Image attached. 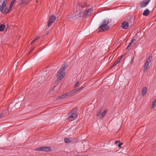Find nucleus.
<instances>
[{"mask_svg":"<svg viewBox=\"0 0 156 156\" xmlns=\"http://www.w3.org/2000/svg\"><path fill=\"white\" fill-rule=\"evenodd\" d=\"M109 23V20H104L101 26L99 27L100 29L99 32H102L108 30L109 29V27L107 26V25Z\"/></svg>","mask_w":156,"mask_h":156,"instance_id":"1","label":"nucleus"},{"mask_svg":"<svg viewBox=\"0 0 156 156\" xmlns=\"http://www.w3.org/2000/svg\"><path fill=\"white\" fill-rule=\"evenodd\" d=\"M77 109L76 108L72 109L68 114L69 116L68 117V119L72 121L76 119L77 116Z\"/></svg>","mask_w":156,"mask_h":156,"instance_id":"2","label":"nucleus"},{"mask_svg":"<svg viewBox=\"0 0 156 156\" xmlns=\"http://www.w3.org/2000/svg\"><path fill=\"white\" fill-rule=\"evenodd\" d=\"M152 56H149L146 59L144 66L143 71L144 72H145L147 70L149 67V64L152 61Z\"/></svg>","mask_w":156,"mask_h":156,"instance_id":"3","label":"nucleus"},{"mask_svg":"<svg viewBox=\"0 0 156 156\" xmlns=\"http://www.w3.org/2000/svg\"><path fill=\"white\" fill-rule=\"evenodd\" d=\"M0 10L3 13L7 14L9 12V10L8 9L4 1H3L2 5L0 6Z\"/></svg>","mask_w":156,"mask_h":156,"instance_id":"4","label":"nucleus"},{"mask_svg":"<svg viewBox=\"0 0 156 156\" xmlns=\"http://www.w3.org/2000/svg\"><path fill=\"white\" fill-rule=\"evenodd\" d=\"M83 15V13H82V12H81L79 11H75L74 13L72 14L70 17L72 19H74L76 18H77V16H82Z\"/></svg>","mask_w":156,"mask_h":156,"instance_id":"5","label":"nucleus"},{"mask_svg":"<svg viewBox=\"0 0 156 156\" xmlns=\"http://www.w3.org/2000/svg\"><path fill=\"white\" fill-rule=\"evenodd\" d=\"M56 19V17L54 15H51L49 18L48 26L49 27H50L52 24L54 23Z\"/></svg>","mask_w":156,"mask_h":156,"instance_id":"6","label":"nucleus"},{"mask_svg":"<svg viewBox=\"0 0 156 156\" xmlns=\"http://www.w3.org/2000/svg\"><path fill=\"white\" fill-rule=\"evenodd\" d=\"M127 21L128 22L129 24H130L131 26H133L134 25V18L133 16H128L127 18Z\"/></svg>","mask_w":156,"mask_h":156,"instance_id":"7","label":"nucleus"},{"mask_svg":"<svg viewBox=\"0 0 156 156\" xmlns=\"http://www.w3.org/2000/svg\"><path fill=\"white\" fill-rule=\"evenodd\" d=\"M93 11V9H90L88 10L86 9L85 11H83L82 12V13L83 15L82 16H89L90 15L91 12Z\"/></svg>","mask_w":156,"mask_h":156,"instance_id":"8","label":"nucleus"},{"mask_svg":"<svg viewBox=\"0 0 156 156\" xmlns=\"http://www.w3.org/2000/svg\"><path fill=\"white\" fill-rule=\"evenodd\" d=\"M123 58L122 55H121L120 56L118 59L117 60H116L115 62L112 65L110 68H112L114 67L115 66H116L118 63H119L122 60V58Z\"/></svg>","mask_w":156,"mask_h":156,"instance_id":"9","label":"nucleus"},{"mask_svg":"<svg viewBox=\"0 0 156 156\" xmlns=\"http://www.w3.org/2000/svg\"><path fill=\"white\" fill-rule=\"evenodd\" d=\"M129 24L127 21H124L122 23V27L123 29H126L129 27Z\"/></svg>","mask_w":156,"mask_h":156,"instance_id":"10","label":"nucleus"},{"mask_svg":"<svg viewBox=\"0 0 156 156\" xmlns=\"http://www.w3.org/2000/svg\"><path fill=\"white\" fill-rule=\"evenodd\" d=\"M150 1V0H144L141 3V7L143 8L146 6Z\"/></svg>","mask_w":156,"mask_h":156,"instance_id":"11","label":"nucleus"},{"mask_svg":"<svg viewBox=\"0 0 156 156\" xmlns=\"http://www.w3.org/2000/svg\"><path fill=\"white\" fill-rule=\"evenodd\" d=\"M51 151V149L49 147H42V151L45 152H48Z\"/></svg>","mask_w":156,"mask_h":156,"instance_id":"12","label":"nucleus"},{"mask_svg":"<svg viewBox=\"0 0 156 156\" xmlns=\"http://www.w3.org/2000/svg\"><path fill=\"white\" fill-rule=\"evenodd\" d=\"M18 3L19 5L21 6H23L27 4L23 0H19Z\"/></svg>","mask_w":156,"mask_h":156,"instance_id":"13","label":"nucleus"},{"mask_svg":"<svg viewBox=\"0 0 156 156\" xmlns=\"http://www.w3.org/2000/svg\"><path fill=\"white\" fill-rule=\"evenodd\" d=\"M150 12L149 10L147 9L144 11L143 14L144 16H147L148 15Z\"/></svg>","mask_w":156,"mask_h":156,"instance_id":"14","label":"nucleus"},{"mask_svg":"<svg viewBox=\"0 0 156 156\" xmlns=\"http://www.w3.org/2000/svg\"><path fill=\"white\" fill-rule=\"evenodd\" d=\"M67 95H66V93L63 94L60 96H59L57 98V100H59L60 99H64L67 97Z\"/></svg>","mask_w":156,"mask_h":156,"instance_id":"15","label":"nucleus"},{"mask_svg":"<svg viewBox=\"0 0 156 156\" xmlns=\"http://www.w3.org/2000/svg\"><path fill=\"white\" fill-rule=\"evenodd\" d=\"M147 87H144L142 90V93L143 95H145L147 91Z\"/></svg>","mask_w":156,"mask_h":156,"instance_id":"16","label":"nucleus"},{"mask_svg":"<svg viewBox=\"0 0 156 156\" xmlns=\"http://www.w3.org/2000/svg\"><path fill=\"white\" fill-rule=\"evenodd\" d=\"M107 112V111L106 110H105L101 114V115L100 116V118L101 119H102L104 116H105L106 113Z\"/></svg>","mask_w":156,"mask_h":156,"instance_id":"17","label":"nucleus"},{"mask_svg":"<svg viewBox=\"0 0 156 156\" xmlns=\"http://www.w3.org/2000/svg\"><path fill=\"white\" fill-rule=\"evenodd\" d=\"M5 26L4 24L0 25V31H4L5 28Z\"/></svg>","mask_w":156,"mask_h":156,"instance_id":"18","label":"nucleus"},{"mask_svg":"<svg viewBox=\"0 0 156 156\" xmlns=\"http://www.w3.org/2000/svg\"><path fill=\"white\" fill-rule=\"evenodd\" d=\"M16 2V0H12L10 4V6H9V9L10 10L13 7V4Z\"/></svg>","mask_w":156,"mask_h":156,"instance_id":"19","label":"nucleus"},{"mask_svg":"<svg viewBox=\"0 0 156 156\" xmlns=\"http://www.w3.org/2000/svg\"><path fill=\"white\" fill-rule=\"evenodd\" d=\"M156 106V98L154 101L153 102L152 104V106L151 108V109H153Z\"/></svg>","mask_w":156,"mask_h":156,"instance_id":"20","label":"nucleus"},{"mask_svg":"<svg viewBox=\"0 0 156 156\" xmlns=\"http://www.w3.org/2000/svg\"><path fill=\"white\" fill-rule=\"evenodd\" d=\"M63 71V69L60 68L57 73V76H59Z\"/></svg>","mask_w":156,"mask_h":156,"instance_id":"21","label":"nucleus"},{"mask_svg":"<svg viewBox=\"0 0 156 156\" xmlns=\"http://www.w3.org/2000/svg\"><path fill=\"white\" fill-rule=\"evenodd\" d=\"M79 5L81 8H84L87 6L86 4H84V5H83V3H79Z\"/></svg>","mask_w":156,"mask_h":156,"instance_id":"22","label":"nucleus"},{"mask_svg":"<svg viewBox=\"0 0 156 156\" xmlns=\"http://www.w3.org/2000/svg\"><path fill=\"white\" fill-rule=\"evenodd\" d=\"M64 78L63 75H61L58 78L57 80L58 82H60Z\"/></svg>","mask_w":156,"mask_h":156,"instance_id":"23","label":"nucleus"},{"mask_svg":"<svg viewBox=\"0 0 156 156\" xmlns=\"http://www.w3.org/2000/svg\"><path fill=\"white\" fill-rule=\"evenodd\" d=\"M74 93H75V92H74V90H73L70 92H68L66 93V94L67 95V96H69L73 94H74Z\"/></svg>","mask_w":156,"mask_h":156,"instance_id":"24","label":"nucleus"},{"mask_svg":"<svg viewBox=\"0 0 156 156\" xmlns=\"http://www.w3.org/2000/svg\"><path fill=\"white\" fill-rule=\"evenodd\" d=\"M84 88L83 87H80L74 90V91L75 93L77 92L78 91H79L81 90L82 89Z\"/></svg>","mask_w":156,"mask_h":156,"instance_id":"25","label":"nucleus"},{"mask_svg":"<svg viewBox=\"0 0 156 156\" xmlns=\"http://www.w3.org/2000/svg\"><path fill=\"white\" fill-rule=\"evenodd\" d=\"M79 86V82H77L74 85V88H76V87H78Z\"/></svg>","mask_w":156,"mask_h":156,"instance_id":"26","label":"nucleus"},{"mask_svg":"<svg viewBox=\"0 0 156 156\" xmlns=\"http://www.w3.org/2000/svg\"><path fill=\"white\" fill-rule=\"evenodd\" d=\"M64 140L65 142L66 143H69L70 141V140L68 138H65Z\"/></svg>","mask_w":156,"mask_h":156,"instance_id":"27","label":"nucleus"},{"mask_svg":"<svg viewBox=\"0 0 156 156\" xmlns=\"http://www.w3.org/2000/svg\"><path fill=\"white\" fill-rule=\"evenodd\" d=\"M36 151H42V147L38 148L35 149Z\"/></svg>","mask_w":156,"mask_h":156,"instance_id":"28","label":"nucleus"},{"mask_svg":"<svg viewBox=\"0 0 156 156\" xmlns=\"http://www.w3.org/2000/svg\"><path fill=\"white\" fill-rule=\"evenodd\" d=\"M131 43V42H130L129 44V45L127 46L126 48V49H129V48L130 47L131 45L132 44V43Z\"/></svg>","mask_w":156,"mask_h":156,"instance_id":"29","label":"nucleus"},{"mask_svg":"<svg viewBox=\"0 0 156 156\" xmlns=\"http://www.w3.org/2000/svg\"><path fill=\"white\" fill-rule=\"evenodd\" d=\"M101 109H100L99 111L97 112V116H98L101 113Z\"/></svg>","mask_w":156,"mask_h":156,"instance_id":"30","label":"nucleus"},{"mask_svg":"<svg viewBox=\"0 0 156 156\" xmlns=\"http://www.w3.org/2000/svg\"><path fill=\"white\" fill-rule=\"evenodd\" d=\"M123 144L122 143H119V144L118 145V147L120 148H121V146Z\"/></svg>","mask_w":156,"mask_h":156,"instance_id":"31","label":"nucleus"},{"mask_svg":"<svg viewBox=\"0 0 156 156\" xmlns=\"http://www.w3.org/2000/svg\"><path fill=\"white\" fill-rule=\"evenodd\" d=\"M66 68V66H63L61 68L62 69H63V70L64 71Z\"/></svg>","mask_w":156,"mask_h":156,"instance_id":"32","label":"nucleus"},{"mask_svg":"<svg viewBox=\"0 0 156 156\" xmlns=\"http://www.w3.org/2000/svg\"><path fill=\"white\" fill-rule=\"evenodd\" d=\"M3 113H1L0 114V119L2 118L3 116Z\"/></svg>","mask_w":156,"mask_h":156,"instance_id":"33","label":"nucleus"},{"mask_svg":"<svg viewBox=\"0 0 156 156\" xmlns=\"http://www.w3.org/2000/svg\"><path fill=\"white\" fill-rule=\"evenodd\" d=\"M27 4L29 3L30 0H23Z\"/></svg>","mask_w":156,"mask_h":156,"instance_id":"34","label":"nucleus"},{"mask_svg":"<svg viewBox=\"0 0 156 156\" xmlns=\"http://www.w3.org/2000/svg\"><path fill=\"white\" fill-rule=\"evenodd\" d=\"M135 41V40L134 38H133L131 40V43H133L134 41Z\"/></svg>","mask_w":156,"mask_h":156,"instance_id":"35","label":"nucleus"},{"mask_svg":"<svg viewBox=\"0 0 156 156\" xmlns=\"http://www.w3.org/2000/svg\"><path fill=\"white\" fill-rule=\"evenodd\" d=\"M36 40V39H33V41H32V42H31V43H30V44H32L33 42H35Z\"/></svg>","mask_w":156,"mask_h":156,"instance_id":"36","label":"nucleus"},{"mask_svg":"<svg viewBox=\"0 0 156 156\" xmlns=\"http://www.w3.org/2000/svg\"><path fill=\"white\" fill-rule=\"evenodd\" d=\"M65 75V72H64L63 73H62V74L61 75H63V77H64Z\"/></svg>","mask_w":156,"mask_h":156,"instance_id":"37","label":"nucleus"},{"mask_svg":"<svg viewBox=\"0 0 156 156\" xmlns=\"http://www.w3.org/2000/svg\"><path fill=\"white\" fill-rule=\"evenodd\" d=\"M40 37H38V36H37L36 38V39H35L36 40H38V39H39V38H40Z\"/></svg>","mask_w":156,"mask_h":156,"instance_id":"38","label":"nucleus"},{"mask_svg":"<svg viewBox=\"0 0 156 156\" xmlns=\"http://www.w3.org/2000/svg\"><path fill=\"white\" fill-rule=\"evenodd\" d=\"M2 113H3V115H4L6 114V113L5 112H3Z\"/></svg>","mask_w":156,"mask_h":156,"instance_id":"39","label":"nucleus"},{"mask_svg":"<svg viewBox=\"0 0 156 156\" xmlns=\"http://www.w3.org/2000/svg\"><path fill=\"white\" fill-rule=\"evenodd\" d=\"M119 142V141H116L115 142V143L116 144H117L118 142Z\"/></svg>","mask_w":156,"mask_h":156,"instance_id":"40","label":"nucleus"},{"mask_svg":"<svg viewBox=\"0 0 156 156\" xmlns=\"http://www.w3.org/2000/svg\"><path fill=\"white\" fill-rule=\"evenodd\" d=\"M78 156H88V155L87 154H84L82 155H78Z\"/></svg>","mask_w":156,"mask_h":156,"instance_id":"41","label":"nucleus"},{"mask_svg":"<svg viewBox=\"0 0 156 156\" xmlns=\"http://www.w3.org/2000/svg\"><path fill=\"white\" fill-rule=\"evenodd\" d=\"M2 148L0 147V149H2Z\"/></svg>","mask_w":156,"mask_h":156,"instance_id":"42","label":"nucleus"}]
</instances>
